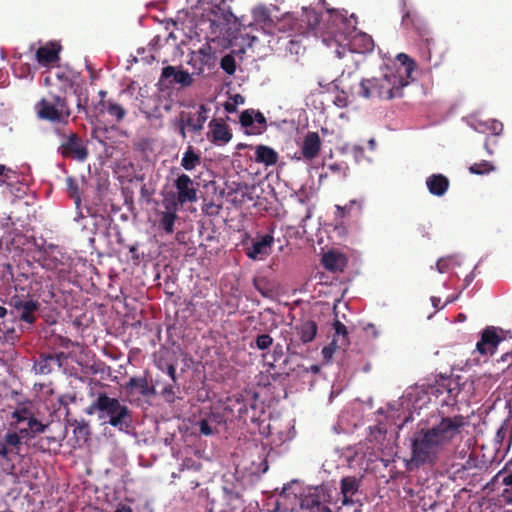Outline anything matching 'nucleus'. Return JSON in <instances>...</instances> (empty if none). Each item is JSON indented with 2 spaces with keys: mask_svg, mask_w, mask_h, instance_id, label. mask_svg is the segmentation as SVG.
Masks as SVG:
<instances>
[{
  "mask_svg": "<svg viewBox=\"0 0 512 512\" xmlns=\"http://www.w3.org/2000/svg\"><path fill=\"white\" fill-rule=\"evenodd\" d=\"M16 177L17 174L13 169L4 164H0V186L9 184L10 181L16 179Z\"/></svg>",
  "mask_w": 512,
  "mask_h": 512,
  "instance_id": "47",
  "label": "nucleus"
},
{
  "mask_svg": "<svg viewBox=\"0 0 512 512\" xmlns=\"http://www.w3.org/2000/svg\"><path fill=\"white\" fill-rule=\"evenodd\" d=\"M221 422V416L216 413H210L206 418L197 422L199 431L202 435L210 436L216 432V425Z\"/></svg>",
  "mask_w": 512,
  "mask_h": 512,
  "instance_id": "28",
  "label": "nucleus"
},
{
  "mask_svg": "<svg viewBox=\"0 0 512 512\" xmlns=\"http://www.w3.org/2000/svg\"><path fill=\"white\" fill-rule=\"evenodd\" d=\"M254 124L257 129H261V133L266 129V118L260 111H255Z\"/></svg>",
  "mask_w": 512,
  "mask_h": 512,
  "instance_id": "53",
  "label": "nucleus"
},
{
  "mask_svg": "<svg viewBox=\"0 0 512 512\" xmlns=\"http://www.w3.org/2000/svg\"><path fill=\"white\" fill-rule=\"evenodd\" d=\"M201 164V156L194 150L192 146H189L184 152L181 159V166L186 171H192Z\"/></svg>",
  "mask_w": 512,
  "mask_h": 512,
  "instance_id": "31",
  "label": "nucleus"
},
{
  "mask_svg": "<svg viewBox=\"0 0 512 512\" xmlns=\"http://www.w3.org/2000/svg\"><path fill=\"white\" fill-rule=\"evenodd\" d=\"M47 427L48 425L43 424L34 415L27 423L26 428H19V433L23 438H32L36 434L45 432Z\"/></svg>",
  "mask_w": 512,
  "mask_h": 512,
  "instance_id": "32",
  "label": "nucleus"
},
{
  "mask_svg": "<svg viewBox=\"0 0 512 512\" xmlns=\"http://www.w3.org/2000/svg\"><path fill=\"white\" fill-rule=\"evenodd\" d=\"M114 512H134V511L128 505L120 504Z\"/></svg>",
  "mask_w": 512,
  "mask_h": 512,
  "instance_id": "62",
  "label": "nucleus"
},
{
  "mask_svg": "<svg viewBox=\"0 0 512 512\" xmlns=\"http://www.w3.org/2000/svg\"><path fill=\"white\" fill-rule=\"evenodd\" d=\"M274 243L272 234H265L252 240L251 246L245 248V254L252 260H264L271 253Z\"/></svg>",
  "mask_w": 512,
  "mask_h": 512,
  "instance_id": "13",
  "label": "nucleus"
},
{
  "mask_svg": "<svg viewBox=\"0 0 512 512\" xmlns=\"http://www.w3.org/2000/svg\"><path fill=\"white\" fill-rule=\"evenodd\" d=\"M159 368L162 371H165L169 375V377L171 378L173 383L176 384V382H177L176 368L173 364H168L166 367H159Z\"/></svg>",
  "mask_w": 512,
  "mask_h": 512,
  "instance_id": "54",
  "label": "nucleus"
},
{
  "mask_svg": "<svg viewBox=\"0 0 512 512\" xmlns=\"http://www.w3.org/2000/svg\"><path fill=\"white\" fill-rule=\"evenodd\" d=\"M495 168L491 162L487 160H481L478 163H474L469 167V171L472 174L483 175L493 171Z\"/></svg>",
  "mask_w": 512,
  "mask_h": 512,
  "instance_id": "41",
  "label": "nucleus"
},
{
  "mask_svg": "<svg viewBox=\"0 0 512 512\" xmlns=\"http://www.w3.org/2000/svg\"><path fill=\"white\" fill-rule=\"evenodd\" d=\"M330 9H326V14L325 16L323 15H320L315 9H312V8H305L304 11H303V14H304V17H305V21H307L308 23V26L311 28V29H317L319 28L320 26V22L323 21L324 24H323V27L320 28V32H321V37L323 38V35L326 31V24H327V15H328V11Z\"/></svg>",
  "mask_w": 512,
  "mask_h": 512,
  "instance_id": "26",
  "label": "nucleus"
},
{
  "mask_svg": "<svg viewBox=\"0 0 512 512\" xmlns=\"http://www.w3.org/2000/svg\"><path fill=\"white\" fill-rule=\"evenodd\" d=\"M461 391L458 378L447 377L441 379L435 387L437 396H445L442 402L449 405L456 402V398Z\"/></svg>",
  "mask_w": 512,
  "mask_h": 512,
  "instance_id": "15",
  "label": "nucleus"
},
{
  "mask_svg": "<svg viewBox=\"0 0 512 512\" xmlns=\"http://www.w3.org/2000/svg\"><path fill=\"white\" fill-rule=\"evenodd\" d=\"M21 438H23L21 436V434L16 431L14 432H7L5 437H4V441L5 443L7 444V446H11V447H14V448H19V446L21 445Z\"/></svg>",
  "mask_w": 512,
  "mask_h": 512,
  "instance_id": "51",
  "label": "nucleus"
},
{
  "mask_svg": "<svg viewBox=\"0 0 512 512\" xmlns=\"http://www.w3.org/2000/svg\"><path fill=\"white\" fill-rule=\"evenodd\" d=\"M322 264L329 271H342L345 267V258L341 254L329 251L323 255Z\"/></svg>",
  "mask_w": 512,
  "mask_h": 512,
  "instance_id": "27",
  "label": "nucleus"
},
{
  "mask_svg": "<svg viewBox=\"0 0 512 512\" xmlns=\"http://www.w3.org/2000/svg\"><path fill=\"white\" fill-rule=\"evenodd\" d=\"M75 93L77 94V109L78 111H85L86 112V108L88 106V101H89V97H88V91L86 88L82 89H75Z\"/></svg>",
  "mask_w": 512,
  "mask_h": 512,
  "instance_id": "48",
  "label": "nucleus"
},
{
  "mask_svg": "<svg viewBox=\"0 0 512 512\" xmlns=\"http://www.w3.org/2000/svg\"><path fill=\"white\" fill-rule=\"evenodd\" d=\"M99 114L107 112L117 122H120L126 116V110L118 103L112 100H100L95 106Z\"/></svg>",
  "mask_w": 512,
  "mask_h": 512,
  "instance_id": "23",
  "label": "nucleus"
},
{
  "mask_svg": "<svg viewBox=\"0 0 512 512\" xmlns=\"http://www.w3.org/2000/svg\"><path fill=\"white\" fill-rule=\"evenodd\" d=\"M220 66L228 75H233L236 71V61L234 56L231 54L223 56Z\"/></svg>",
  "mask_w": 512,
  "mask_h": 512,
  "instance_id": "46",
  "label": "nucleus"
},
{
  "mask_svg": "<svg viewBox=\"0 0 512 512\" xmlns=\"http://www.w3.org/2000/svg\"><path fill=\"white\" fill-rule=\"evenodd\" d=\"M336 346H337V345H333V344L331 343V345H330V346H326V347H324V348H323V350H322V353H323L324 357H325V358H327V357H331V356H332V353H333V351H334V348H335Z\"/></svg>",
  "mask_w": 512,
  "mask_h": 512,
  "instance_id": "59",
  "label": "nucleus"
},
{
  "mask_svg": "<svg viewBox=\"0 0 512 512\" xmlns=\"http://www.w3.org/2000/svg\"><path fill=\"white\" fill-rule=\"evenodd\" d=\"M9 450L7 448V444L4 442H0V456L2 458H7Z\"/></svg>",
  "mask_w": 512,
  "mask_h": 512,
  "instance_id": "60",
  "label": "nucleus"
},
{
  "mask_svg": "<svg viewBox=\"0 0 512 512\" xmlns=\"http://www.w3.org/2000/svg\"><path fill=\"white\" fill-rule=\"evenodd\" d=\"M253 286L264 297H268L270 295V293L272 292L271 288L269 287V283H268L267 279L264 277L254 278Z\"/></svg>",
  "mask_w": 512,
  "mask_h": 512,
  "instance_id": "45",
  "label": "nucleus"
},
{
  "mask_svg": "<svg viewBox=\"0 0 512 512\" xmlns=\"http://www.w3.org/2000/svg\"><path fill=\"white\" fill-rule=\"evenodd\" d=\"M216 57L213 53L212 47L205 43L198 50L189 53V60L187 61L193 69V74L200 76L204 73L205 68L212 69L215 67Z\"/></svg>",
  "mask_w": 512,
  "mask_h": 512,
  "instance_id": "10",
  "label": "nucleus"
},
{
  "mask_svg": "<svg viewBox=\"0 0 512 512\" xmlns=\"http://www.w3.org/2000/svg\"><path fill=\"white\" fill-rule=\"evenodd\" d=\"M59 446L57 440L53 436L41 437L37 440L34 446L41 452H50L53 446Z\"/></svg>",
  "mask_w": 512,
  "mask_h": 512,
  "instance_id": "40",
  "label": "nucleus"
},
{
  "mask_svg": "<svg viewBox=\"0 0 512 512\" xmlns=\"http://www.w3.org/2000/svg\"><path fill=\"white\" fill-rule=\"evenodd\" d=\"M326 169H327V172L325 173V176L328 175V173L332 174V175H336L338 176V178H345L347 176V170H348V167L345 163L343 162H335V163H331V164H328L326 166Z\"/></svg>",
  "mask_w": 512,
  "mask_h": 512,
  "instance_id": "43",
  "label": "nucleus"
},
{
  "mask_svg": "<svg viewBox=\"0 0 512 512\" xmlns=\"http://www.w3.org/2000/svg\"><path fill=\"white\" fill-rule=\"evenodd\" d=\"M500 496L506 504L512 505V487L505 488Z\"/></svg>",
  "mask_w": 512,
  "mask_h": 512,
  "instance_id": "56",
  "label": "nucleus"
},
{
  "mask_svg": "<svg viewBox=\"0 0 512 512\" xmlns=\"http://www.w3.org/2000/svg\"><path fill=\"white\" fill-rule=\"evenodd\" d=\"M255 110L247 109L244 110L239 117V122L242 127L246 128V133L251 135L261 134V129H257L254 124Z\"/></svg>",
  "mask_w": 512,
  "mask_h": 512,
  "instance_id": "34",
  "label": "nucleus"
},
{
  "mask_svg": "<svg viewBox=\"0 0 512 512\" xmlns=\"http://www.w3.org/2000/svg\"><path fill=\"white\" fill-rule=\"evenodd\" d=\"M279 160V154L273 148L266 145H257L255 147V161L265 166H273Z\"/></svg>",
  "mask_w": 512,
  "mask_h": 512,
  "instance_id": "25",
  "label": "nucleus"
},
{
  "mask_svg": "<svg viewBox=\"0 0 512 512\" xmlns=\"http://www.w3.org/2000/svg\"><path fill=\"white\" fill-rule=\"evenodd\" d=\"M162 394L165 396V397H169L171 401L174 400V397H175V389H174V385H167L163 388V391H162Z\"/></svg>",
  "mask_w": 512,
  "mask_h": 512,
  "instance_id": "57",
  "label": "nucleus"
},
{
  "mask_svg": "<svg viewBox=\"0 0 512 512\" xmlns=\"http://www.w3.org/2000/svg\"><path fill=\"white\" fill-rule=\"evenodd\" d=\"M255 16L257 19H261L263 18V20H270L269 19V14L267 13V10L264 8V7H261V8H258L257 10H255Z\"/></svg>",
  "mask_w": 512,
  "mask_h": 512,
  "instance_id": "58",
  "label": "nucleus"
},
{
  "mask_svg": "<svg viewBox=\"0 0 512 512\" xmlns=\"http://www.w3.org/2000/svg\"><path fill=\"white\" fill-rule=\"evenodd\" d=\"M9 305L18 313L20 321L29 325H33L36 322V313L41 308L40 302L31 297L29 293L26 295L23 293L13 295L9 299Z\"/></svg>",
  "mask_w": 512,
  "mask_h": 512,
  "instance_id": "8",
  "label": "nucleus"
},
{
  "mask_svg": "<svg viewBox=\"0 0 512 512\" xmlns=\"http://www.w3.org/2000/svg\"><path fill=\"white\" fill-rule=\"evenodd\" d=\"M34 416V412L31 408L20 405L11 414V423L10 425L14 427L15 429L19 430L21 428L19 425L22 422L28 423L29 420Z\"/></svg>",
  "mask_w": 512,
  "mask_h": 512,
  "instance_id": "29",
  "label": "nucleus"
},
{
  "mask_svg": "<svg viewBox=\"0 0 512 512\" xmlns=\"http://www.w3.org/2000/svg\"><path fill=\"white\" fill-rule=\"evenodd\" d=\"M426 186L432 195L441 197L447 192L450 186V181L443 174H432L427 177Z\"/></svg>",
  "mask_w": 512,
  "mask_h": 512,
  "instance_id": "20",
  "label": "nucleus"
},
{
  "mask_svg": "<svg viewBox=\"0 0 512 512\" xmlns=\"http://www.w3.org/2000/svg\"><path fill=\"white\" fill-rule=\"evenodd\" d=\"M363 201L360 200H351L349 203H347L344 206L336 205V216L337 217H347L351 216L352 214L358 215L362 211Z\"/></svg>",
  "mask_w": 512,
  "mask_h": 512,
  "instance_id": "33",
  "label": "nucleus"
},
{
  "mask_svg": "<svg viewBox=\"0 0 512 512\" xmlns=\"http://www.w3.org/2000/svg\"><path fill=\"white\" fill-rule=\"evenodd\" d=\"M35 112L41 120L51 123L66 124L71 115V109L66 97L50 94V98H42L35 104Z\"/></svg>",
  "mask_w": 512,
  "mask_h": 512,
  "instance_id": "5",
  "label": "nucleus"
},
{
  "mask_svg": "<svg viewBox=\"0 0 512 512\" xmlns=\"http://www.w3.org/2000/svg\"><path fill=\"white\" fill-rule=\"evenodd\" d=\"M162 206L165 209L163 210L164 212L177 214L179 207L182 205L181 202L178 201V197L175 195V193L171 192L164 196Z\"/></svg>",
  "mask_w": 512,
  "mask_h": 512,
  "instance_id": "36",
  "label": "nucleus"
},
{
  "mask_svg": "<svg viewBox=\"0 0 512 512\" xmlns=\"http://www.w3.org/2000/svg\"><path fill=\"white\" fill-rule=\"evenodd\" d=\"M360 479L355 476H347L342 478L340 483L341 494L343 496L342 504L344 506H352L355 504L353 496L360 488Z\"/></svg>",
  "mask_w": 512,
  "mask_h": 512,
  "instance_id": "18",
  "label": "nucleus"
},
{
  "mask_svg": "<svg viewBox=\"0 0 512 512\" xmlns=\"http://www.w3.org/2000/svg\"><path fill=\"white\" fill-rule=\"evenodd\" d=\"M181 122L185 123L187 127L193 132L201 131V123H197L196 115L191 112H181L180 114Z\"/></svg>",
  "mask_w": 512,
  "mask_h": 512,
  "instance_id": "42",
  "label": "nucleus"
},
{
  "mask_svg": "<svg viewBox=\"0 0 512 512\" xmlns=\"http://www.w3.org/2000/svg\"><path fill=\"white\" fill-rule=\"evenodd\" d=\"M501 341L502 338L497 329L494 326H488L482 331L481 338L476 344V350L483 356L492 355Z\"/></svg>",
  "mask_w": 512,
  "mask_h": 512,
  "instance_id": "14",
  "label": "nucleus"
},
{
  "mask_svg": "<svg viewBox=\"0 0 512 512\" xmlns=\"http://www.w3.org/2000/svg\"><path fill=\"white\" fill-rule=\"evenodd\" d=\"M62 140L58 148V152L64 158L84 162L88 156L89 151L86 142L75 132L57 131Z\"/></svg>",
  "mask_w": 512,
  "mask_h": 512,
  "instance_id": "6",
  "label": "nucleus"
},
{
  "mask_svg": "<svg viewBox=\"0 0 512 512\" xmlns=\"http://www.w3.org/2000/svg\"><path fill=\"white\" fill-rule=\"evenodd\" d=\"M0 333V341L2 343L14 345L20 339V335L17 333L14 327H6L3 325L2 331Z\"/></svg>",
  "mask_w": 512,
  "mask_h": 512,
  "instance_id": "37",
  "label": "nucleus"
},
{
  "mask_svg": "<svg viewBox=\"0 0 512 512\" xmlns=\"http://www.w3.org/2000/svg\"><path fill=\"white\" fill-rule=\"evenodd\" d=\"M174 188L176 189L175 195L181 205L186 203H193L197 201V187L189 175L181 173L174 180Z\"/></svg>",
  "mask_w": 512,
  "mask_h": 512,
  "instance_id": "11",
  "label": "nucleus"
},
{
  "mask_svg": "<svg viewBox=\"0 0 512 512\" xmlns=\"http://www.w3.org/2000/svg\"><path fill=\"white\" fill-rule=\"evenodd\" d=\"M323 43L334 50L336 57L344 58L348 53L365 54L374 50V40L364 32L352 31L351 22L345 13L329 10Z\"/></svg>",
  "mask_w": 512,
  "mask_h": 512,
  "instance_id": "3",
  "label": "nucleus"
},
{
  "mask_svg": "<svg viewBox=\"0 0 512 512\" xmlns=\"http://www.w3.org/2000/svg\"><path fill=\"white\" fill-rule=\"evenodd\" d=\"M396 60L387 65L380 76L363 79L358 94L384 100L402 97L403 88L410 83L416 63L405 53L398 54Z\"/></svg>",
  "mask_w": 512,
  "mask_h": 512,
  "instance_id": "2",
  "label": "nucleus"
},
{
  "mask_svg": "<svg viewBox=\"0 0 512 512\" xmlns=\"http://www.w3.org/2000/svg\"><path fill=\"white\" fill-rule=\"evenodd\" d=\"M209 128L211 140L216 144L228 143L232 139V132L229 126L223 122L212 120L209 123Z\"/></svg>",
  "mask_w": 512,
  "mask_h": 512,
  "instance_id": "22",
  "label": "nucleus"
},
{
  "mask_svg": "<svg viewBox=\"0 0 512 512\" xmlns=\"http://www.w3.org/2000/svg\"><path fill=\"white\" fill-rule=\"evenodd\" d=\"M294 330L299 340L303 344H306L312 342L315 339L318 326L313 320H303L299 324L295 325Z\"/></svg>",
  "mask_w": 512,
  "mask_h": 512,
  "instance_id": "21",
  "label": "nucleus"
},
{
  "mask_svg": "<svg viewBox=\"0 0 512 512\" xmlns=\"http://www.w3.org/2000/svg\"><path fill=\"white\" fill-rule=\"evenodd\" d=\"M273 344V338L269 334H259L255 338V347L259 350H266Z\"/></svg>",
  "mask_w": 512,
  "mask_h": 512,
  "instance_id": "50",
  "label": "nucleus"
},
{
  "mask_svg": "<svg viewBox=\"0 0 512 512\" xmlns=\"http://www.w3.org/2000/svg\"><path fill=\"white\" fill-rule=\"evenodd\" d=\"M497 367L500 369L507 377L512 379V351L509 353H505L501 356L500 359L497 360Z\"/></svg>",
  "mask_w": 512,
  "mask_h": 512,
  "instance_id": "39",
  "label": "nucleus"
},
{
  "mask_svg": "<svg viewBox=\"0 0 512 512\" xmlns=\"http://www.w3.org/2000/svg\"><path fill=\"white\" fill-rule=\"evenodd\" d=\"M207 112L208 108L205 105L201 104L198 108L197 113L194 114L196 115L197 123H201V129H203L204 124L207 120Z\"/></svg>",
  "mask_w": 512,
  "mask_h": 512,
  "instance_id": "52",
  "label": "nucleus"
},
{
  "mask_svg": "<svg viewBox=\"0 0 512 512\" xmlns=\"http://www.w3.org/2000/svg\"><path fill=\"white\" fill-rule=\"evenodd\" d=\"M436 267L440 273H443L447 270V263L446 261L440 259L437 261Z\"/></svg>",
  "mask_w": 512,
  "mask_h": 512,
  "instance_id": "61",
  "label": "nucleus"
},
{
  "mask_svg": "<svg viewBox=\"0 0 512 512\" xmlns=\"http://www.w3.org/2000/svg\"><path fill=\"white\" fill-rule=\"evenodd\" d=\"M402 25L410 33L425 42L427 47L434 42L428 23L419 14L407 11L402 17Z\"/></svg>",
  "mask_w": 512,
  "mask_h": 512,
  "instance_id": "9",
  "label": "nucleus"
},
{
  "mask_svg": "<svg viewBox=\"0 0 512 512\" xmlns=\"http://www.w3.org/2000/svg\"><path fill=\"white\" fill-rule=\"evenodd\" d=\"M502 483L509 487V486H512V473L508 474L507 476H505L503 479H502Z\"/></svg>",
  "mask_w": 512,
  "mask_h": 512,
  "instance_id": "64",
  "label": "nucleus"
},
{
  "mask_svg": "<svg viewBox=\"0 0 512 512\" xmlns=\"http://www.w3.org/2000/svg\"><path fill=\"white\" fill-rule=\"evenodd\" d=\"M55 77L59 81L60 90L66 91L67 88L72 87L73 78L70 71L59 68L55 73Z\"/></svg>",
  "mask_w": 512,
  "mask_h": 512,
  "instance_id": "38",
  "label": "nucleus"
},
{
  "mask_svg": "<svg viewBox=\"0 0 512 512\" xmlns=\"http://www.w3.org/2000/svg\"><path fill=\"white\" fill-rule=\"evenodd\" d=\"M193 75V72L189 73L182 66L168 65L162 68L161 81H168L169 85H180L182 88H186L193 84Z\"/></svg>",
  "mask_w": 512,
  "mask_h": 512,
  "instance_id": "12",
  "label": "nucleus"
},
{
  "mask_svg": "<svg viewBox=\"0 0 512 512\" xmlns=\"http://www.w3.org/2000/svg\"><path fill=\"white\" fill-rule=\"evenodd\" d=\"M236 105L233 103V102H226L225 105H224V109L228 112V113H233L236 111Z\"/></svg>",
  "mask_w": 512,
  "mask_h": 512,
  "instance_id": "63",
  "label": "nucleus"
},
{
  "mask_svg": "<svg viewBox=\"0 0 512 512\" xmlns=\"http://www.w3.org/2000/svg\"><path fill=\"white\" fill-rule=\"evenodd\" d=\"M64 358V353H48V354H40L38 359L34 362L33 368L36 373L41 375H47L52 373L55 368H60L62 366V359Z\"/></svg>",
  "mask_w": 512,
  "mask_h": 512,
  "instance_id": "16",
  "label": "nucleus"
},
{
  "mask_svg": "<svg viewBox=\"0 0 512 512\" xmlns=\"http://www.w3.org/2000/svg\"><path fill=\"white\" fill-rule=\"evenodd\" d=\"M125 389L129 393L137 392L142 396L155 395V389L149 385L146 377H131L125 385Z\"/></svg>",
  "mask_w": 512,
  "mask_h": 512,
  "instance_id": "24",
  "label": "nucleus"
},
{
  "mask_svg": "<svg viewBox=\"0 0 512 512\" xmlns=\"http://www.w3.org/2000/svg\"><path fill=\"white\" fill-rule=\"evenodd\" d=\"M88 415L97 414L103 423L110 424L120 431H128L132 428V411L118 398L110 397L105 392H100L92 403L86 408Z\"/></svg>",
  "mask_w": 512,
  "mask_h": 512,
  "instance_id": "4",
  "label": "nucleus"
},
{
  "mask_svg": "<svg viewBox=\"0 0 512 512\" xmlns=\"http://www.w3.org/2000/svg\"><path fill=\"white\" fill-rule=\"evenodd\" d=\"M466 420L462 415L442 417L431 428L417 431L411 440V463L416 467L434 465L443 448L461 433Z\"/></svg>",
  "mask_w": 512,
  "mask_h": 512,
  "instance_id": "1",
  "label": "nucleus"
},
{
  "mask_svg": "<svg viewBox=\"0 0 512 512\" xmlns=\"http://www.w3.org/2000/svg\"><path fill=\"white\" fill-rule=\"evenodd\" d=\"M66 185L70 197H72L75 200V203L79 205L81 199L79 195V187L77 181L73 177H68L66 179Z\"/></svg>",
  "mask_w": 512,
  "mask_h": 512,
  "instance_id": "49",
  "label": "nucleus"
},
{
  "mask_svg": "<svg viewBox=\"0 0 512 512\" xmlns=\"http://www.w3.org/2000/svg\"><path fill=\"white\" fill-rule=\"evenodd\" d=\"M236 407V417L240 420H245V415L247 414V406L245 403H243L242 400H240L239 398H236L235 399V404L233 405H230V404H227L225 409L226 410H229L230 412H234V408Z\"/></svg>",
  "mask_w": 512,
  "mask_h": 512,
  "instance_id": "44",
  "label": "nucleus"
},
{
  "mask_svg": "<svg viewBox=\"0 0 512 512\" xmlns=\"http://www.w3.org/2000/svg\"><path fill=\"white\" fill-rule=\"evenodd\" d=\"M60 50V45L54 42H49L46 45L41 46L37 49L36 59L41 66L47 67L50 64L55 63L59 60Z\"/></svg>",
  "mask_w": 512,
  "mask_h": 512,
  "instance_id": "17",
  "label": "nucleus"
},
{
  "mask_svg": "<svg viewBox=\"0 0 512 512\" xmlns=\"http://www.w3.org/2000/svg\"><path fill=\"white\" fill-rule=\"evenodd\" d=\"M321 149V140L317 132H308L304 137L301 153L305 160L316 158Z\"/></svg>",
  "mask_w": 512,
  "mask_h": 512,
  "instance_id": "19",
  "label": "nucleus"
},
{
  "mask_svg": "<svg viewBox=\"0 0 512 512\" xmlns=\"http://www.w3.org/2000/svg\"><path fill=\"white\" fill-rule=\"evenodd\" d=\"M333 327L335 330V337L332 341V344L337 345V343L340 341L339 347L347 346L349 344V339L346 326L339 320H335Z\"/></svg>",
  "mask_w": 512,
  "mask_h": 512,
  "instance_id": "35",
  "label": "nucleus"
},
{
  "mask_svg": "<svg viewBox=\"0 0 512 512\" xmlns=\"http://www.w3.org/2000/svg\"><path fill=\"white\" fill-rule=\"evenodd\" d=\"M284 355L283 346L279 343H277L273 348L272 357L274 361L280 360Z\"/></svg>",
  "mask_w": 512,
  "mask_h": 512,
  "instance_id": "55",
  "label": "nucleus"
},
{
  "mask_svg": "<svg viewBox=\"0 0 512 512\" xmlns=\"http://www.w3.org/2000/svg\"><path fill=\"white\" fill-rule=\"evenodd\" d=\"M158 226L166 234L171 235L175 230V222L178 219V215L174 213L157 211Z\"/></svg>",
  "mask_w": 512,
  "mask_h": 512,
  "instance_id": "30",
  "label": "nucleus"
},
{
  "mask_svg": "<svg viewBox=\"0 0 512 512\" xmlns=\"http://www.w3.org/2000/svg\"><path fill=\"white\" fill-rule=\"evenodd\" d=\"M299 501L300 508L308 512H332L328 506L330 492L322 485L308 488L300 495Z\"/></svg>",
  "mask_w": 512,
  "mask_h": 512,
  "instance_id": "7",
  "label": "nucleus"
}]
</instances>
